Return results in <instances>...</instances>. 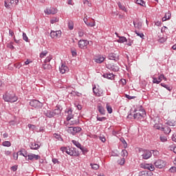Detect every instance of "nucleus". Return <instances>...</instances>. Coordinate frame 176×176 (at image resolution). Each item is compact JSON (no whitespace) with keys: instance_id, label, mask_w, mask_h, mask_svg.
<instances>
[{"instance_id":"41","label":"nucleus","mask_w":176,"mask_h":176,"mask_svg":"<svg viewBox=\"0 0 176 176\" xmlns=\"http://www.w3.org/2000/svg\"><path fill=\"white\" fill-rule=\"evenodd\" d=\"M125 162H126V160H124V158H121L118 161V164H120V166H123Z\"/></svg>"},{"instance_id":"15","label":"nucleus","mask_w":176,"mask_h":176,"mask_svg":"<svg viewBox=\"0 0 176 176\" xmlns=\"http://www.w3.org/2000/svg\"><path fill=\"white\" fill-rule=\"evenodd\" d=\"M67 155L69 156H76V148L67 147Z\"/></svg>"},{"instance_id":"55","label":"nucleus","mask_w":176,"mask_h":176,"mask_svg":"<svg viewBox=\"0 0 176 176\" xmlns=\"http://www.w3.org/2000/svg\"><path fill=\"white\" fill-rule=\"evenodd\" d=\"M99 140H100L102 142H105V141H107V139H105V136H104L103 135H100Z\"/></svg>"},{"instance_id":"20","label":"nucleus","mask_w":176,"mask_h":176,"mask_svg":"<svg viewBox=\"0 0 176 176\" xmlns=\"http://www.w3.org/2000/svg\"><path fill=\"white\" fill-rule=\"evenodd\" d=\"M133 25L135 28H137L138 30H141V28H142V22L140 21H133Z\"/></svg>"},{"instance_id":"5","label":"nucleus","mask_w":176,"mask_h":176,"mask_svg":"<svg viewBox=\"0 0 176 176\" xmlns=\"http://www.w3.org/2000/svg\"><path fill=\"white\" fill-rule=\"evenodd\" d=\"M142 157L144 160H148L152 157V151L150 150H143L142 151Z\"/></svg>"},{"instance_id":"47","label":"nucleus","mask_w":176,"mask_h":176,"mask_svg":"<svg viewBox=\"0 0 176 176\" xmlns=\"http://www.w3.org/2000/svg\"><path fill=\"white\" fill-rule=\"evenodd\" d=\"M127 155H129V153H127L126 150H122L121 152V156H122L123 157L127 156Z\"/></svg>"},{"instance_id":"33","label":"nucleus","mask_w":176,"mask_h":176,"mask_svg":"<svg viewBox=\"0 0 176 176\" xmlns=\"http://www.w3.org/2000/svg\"><path fill=\"white\" fill-rule=\"evenodd\" d=\"M52 59H53V56L52 55L48 56L44 60L45 64H46L47 63H50V61H52Z\"/></svg>"},{"instance_id":"44","label":"nucleus","mask_w":176,"mask_h":176,"mask_svg":"<svg viewBox=\"0 0 176 176\" xmlns=\"http://www.w3.org/2000/svg\"><path fill=\"white\" fill-rule=\"evenodd\" d=\"M91 166L94 170H98L100 168V166L97 164H91Z\"/></svg>"},{"instance_id":"51","label":"nucleus","mask_w":176,"mask_h":176,"mask_svg":"<svg viewBox=\"0 0 176 176\" xmlns=\"http://www.w3.org/2000/svg\"><path fill=\"white\" fill-rule=\"evenodd\" d=\"M60 151L63 152V153H67L68 147H61Z\"/></svg>"},{"instance_id":"13","label":"nucleus","mask_w":176,"mask_h":176,"mask_svg":"<svg viewBox=\"0 0 176 176\" xmlns=\"http://www.w3.org/2000/svg\"><path fill=\"white\" fill-rule=\"evenodd\" d=\"M59 71L60 74H65V72H68V71H69V69L67 65L62 63V65L59 67Z\"/></svg>"},{"instance_id":"4","label":"nucleus","mask_w":176,"mask_h":176,"mask_svg":"<svg viewBox=\"0 0 176 176\" xmlns=\"http://www.w3.org/2000/svg\"><path fill=\"white\" fill-rule=\"evenodd\" d=\"M30 105L33 108L39 109V108H42V107H43V103L39 102L38 100H32L30 101Z\"/></svg>"},{"instance_id":"38","label":"nucleus","mask_w":176,"mask_h":176,"mask_svg":"<svg viewBox=\"0 0 176 176\" xmlns=\"http://www.w3.org/2000/svg\"><path fill=\"white\" fill-rule=\"evenodd\" d=\"M136 3L140 6H145V1L143 0H136Z\"/></svg>"},{"instance_id":"25","label":"nucleus","mask_w":176,"mask_h":176,"mask_svg":"<svg viewBox=\"0 0 176 176\" xmlns=\"http://www.w3.org/2000/svg\"><path fill=\"white\" fill-rule=\"evenodd\" d=\"M171 18V13L168 12L165 14V16L162 18V21H167Z\"/></svg>"},{"instance_id":"46","label":"nucleus","mask_w":176,"mask_h":176,"mask_svg":"<svg viewBox=\"0 0 176 176\" xmlns=\"http://www.w3.org/2000/svg\"><path fill=\"white\" fill-rule=\"evenodd\" d=\"M151 152H152V154L153 155V156L157 157L160 155V153L157 150H152Z\"/></svg>"},{"instance_id":"54","label":"nucleus","mask_w":176,"mask_h":176,"mask_svg":"<svg viewBox=\"0 0 176 176\" xmlns=\"http://www.w3.org/2000/svg\"><path fill=\"white\" fill-rule=\"evenodd\" d=\"M160 140L162 141V142H166L167 141V137L160 136Z\"/></svg>"},{"instance_id":"34","label":"nucleus","mask_w":176,"mask_h":176,"mask_svg":"<svg viewBox=\"0 0 176 176\" xmlns=\"http://www.w3.org/2000/svg\"><path fill=\"white\" fill-rule=\"evenodd\" d=\"M3 146H7L8 148H9V146H12V143H10V142L9 141H5L2 143Z\"/></svg>"},{"instance_id":"37","label":"nucleus","mask_w":176,"mask_h":176,"mask_svg":"<svg viewBox=\"0 0 176 176\" xmlns=\"http://www.w3.org/2000/svg\"><path fill=\"white\" fill-rule=\"evenodd\" d=\"M106 108H107L108 113H112V107H111V105H109V104H108V103L107 104Z\"/></svg>"},{"instance_id":"57","label":"nucleus","mask_w":176,"mask_h":176,"mask_svg":"<svg viewBox=\"0 0 176 176\" xmlns=\"http://www.w3.org/2000/svg\"><path fill=\"white\" fill-rule=\"evenodd\" d=\"M55 138H56V140H58V141H61V140H63V138H61V136H60V135L55 133L54 135Z\"/></svg>"},{"instance_id":"39","label":"nucleus","mask_w":176,"mask_h":176,"mask_svg":"<svg viewBox=\"0 0 176 176\" xmlns=\"http://www.w3.org/2000/svg\"><path fill=\"white\" fill-rule=\"evenodd\" d=\"M46 56H47V50L43 51L40 54V58H43V57H46Z\"/></svg>"},{"instance_id":"27","label":"nucleus","mask_w":176,"mask_h":176,"mask_svg":"<svg viewBox=\"0 0 176 176\" xmlns=\"http://www.w3.org/2000/svg\"><path fill=\"white\" fill-rule=\"evenodd\" d=\"M103 78H105L106 79H112L114 76L113 74H104L102 75Z\"/></svg>"},{"instance_id":"21","label":"nucleus","mask_w":176,"mask_h":176,"mask_svg":"<svg viewBox=\"0 0 176 176\" xmlns=\"http://www.w3.org/2000/svg\"><path fill=\"white\" fill-rule=\"evenodd\" d=\"M62 108L60 107H56V109L53 111L54 116H58L61 113Z\"/></svg>"},{"instance_id":"36","label":"nucleus","mask_w":176,"mask_h":176,"mask_svg":"<svg viewBox=\"0 0 176 176\" xmlns=\"http://www.w3.org/2000/svg\"><path fill=\"white\" fill-rule=\"evenodd\" d=\"M43 69H52V65L49 64H43Z\"/></svg>"},{"instance_id":"30","label":"nucleus","mask_w":176,"mask_h":176,"mask_svg":"<svg viewBox=\"0 0 176 176\" xmlns=\"http://www.w3.org/2000/svg\"><path fill=\"white\" fill-rule=\"evenodd\" d=\"M161 86H162V87H164L165 89H166V90H168V91H171L173 90V87L168 86V85H166L164 83H161Z\"/></svg>"},{"instance_id":"61","label":"nucleus","mask_w":176,"mask_h":176,"mask_svg":"<svg viewBox=\"0 0 176 176\" xmlns=\"http://www.w3.org/2000/svg\"><path fill=\"white\" fill-rule=\"evenodd\" d=\"M4 6L6 9H10V5L6 1H4Z\"/></svg>"},{"instance_id":"19","label":"nucleus","mask_w":176,"mask_h":176,"mask_svg":"<svg viewBox=\"0 0 176 176\" xmlns=\"http://www.w3.org/2000/svg\"><path fill=\"white\" fill-rule=\"evenodd\" d=\"M95 63H96L97 64H102V63H104V60H105V57L100 55L98 56H97L96 58H95L94 59Z\"/></svg>"},{"instance_id":"32","label":"nucleus","mask_w":176,"mask_h":176,"mask_svg":"<svg viewBox=\"0 0 176 176\" xmlns=\"http://www.w3.org/2000/svg\"><path fill=\"white\" fill-rule=\"evenodd\" d=\"M166 124H167L168 126H175L176 122H175V120H168V121L166 122Z\"/></svg>"},{"instance_id":"52","label":"nucleus","mask_w":176,"mask_h":176,"mask_svg":"<svg viewBox=\"0 0 176 176\" xmlns=\"http://www.w3.org/2000/svg\"><path fill=\"white\" fill-rule=\"evenodd\" d=\"M154 127L157 129V130H160L162 131V129L163 126H160V124H155L154 125Z\"/></svg>"},{"instance_id":"14","label":"nucleus","mask_w":176,"mask_h":176,"mask_svg":"<svg viewBox=\"0 0 176 176\" xmlns=\"http://www.w3.org/2000/svg\"><path fill=\"white\" fill-rule=\"evenodd\" d=\"M66 113H67V118H66L67 122H69L71 119H74V114H72V109H69L67 111H66Z\"/></svg>"},{"instance_id":"11","label":"nucleus","mask_w":176,"mask_h":176,"mask_svg":"<svg viewBox=\"0 0 176 176\" xmlns=\"http://www.w3.org/2000/svg\"><path fill=\"white\" fill-rule=\"evenodd\" d=\"M43 113L45 115V116H46L47 118H54V113L52 111L50 110H46V108H43Z\"/></svg>"},{"instance_id":"12","label":"nucleus","mask_w":176,"mask_h":176,"mask_svg":"<svg viewBox=\"0 0 176 176\" xmlns=\"http://www.w3.org/2000/svg\"><path fill=\"white\" fill-rule=\"evenodd\" d=\"M107 68L111 71H113V72H118L119 71V66L116 65L108 64L107 65Z\"/></svg>"},{"instance_id":"8","label":"nucleus","mask_w":176,"mask_h":176,"mask_svg":"<svg viewBox=\"0 0 176 176\" xmlns=\"http://www.w3.org/2000/svg\"><path fill=\"white\" fill-rule=\"evenodd\" d=\"M89 41H88L87 40H80L78 41V47L80 49H87V45H89Z\"/></svg>"},{"instance_id":"31","label":"nucleus","mask_w":176,"mask_h":176,"mask_svg":"<svg viewBox=\"0 0 176 176\" xmlns=\"http://www.w3.org/2000/svg\"><path fill=\"white\" fill-rule=\"evenodd\" d=\"M80 149L82 151V155H86L89 152V150L85 146H81Z\"/></svg>"},{"instance_id":"10","label":"nucleus","mask_w":176,"mask_h":176,"mask_svg":"<svg viewBox=\"0 0 176 176\" xmlns=\"http://www.w3.org/2000/svg\"><path fill=\"white\" fill-rule=\"evenodd\" d=\"M155 166L156 168H163L166 167V162L162 160H157L155 163Z\"/></svg>"},{"instance_id":"53","label":"nucleus","mask_w":176,"mask_h":176,"mask_svg":"<svg viewBox=\"0 0 176 176\" xmlns=\"http://www.w3.org/2000/svg\"><path fill=\"white\" fill-rule=\"evenodd\" d=\"M153 83H155L156 85H159V83H160V81H159V78L153 77Z\"/></svg>"},{"instance_id":"40","label":"nucleus","mask_w":176,"mask_h":176,"mask_svg":"<svg viewBox=\"0 0 176 176\" xmlns=\"http://www.w3.org/2000/svg\"><path fill=\"white\" fill-rule=\"evenodd\" d=\"M68 27H69V30H74V22H72V21H69L68 22Z\"/></svg>"},{"instance_id":"9","label":"nucleus","mask_w":176,"mask_h":176,"mask_svg":"<svg viewBox=\"0 0 176 176\" xmlns=\"http://www.w3.org/2000/svg\"><path fill=\"white\" fill-rule=\"evenodd\" d=\"M140 167L144 170H149V171L155 170V166L152 165V164H142Z\"/></svg>"},{"instance_id":"59","label":"nucleus","mask_w":176,"mask_h":176,"mask_svg":"<svg viewBox=\"0 0 176 176\" xmlns=\"http://www.w3.org/2000/svg\"><path fill=\"white\" fill-rule=\"evenodd\" d=\"M28 127H29L30 130H35V125L34 124H28Z\"/></svg>"},{"instance_id":"60","label":"nucleus","mask_w":176,"mask_h":176,"mask_svg":"<svg viewBox=\"0 0 176 176\" xmlns=\"http://www.w3.org/2000/svg\"><path fill=\"white\" fill-rule=\"evenodd\" d=\"M163 78H164V74H161L158 77V80L160 83V82H162V80H163Z\"/></svg>"},{"instance_id":"3","label":"nucleus","mask_w":176,"mask_h":176,"mask_svg":"<svg viewBox=\"0 0 176 176\" xmlns=\"http://www.w3.org/2000/svg\"><path fill=\"white\" fill-rule=\"evenodd\" d=\"M82 128L79 126H69L67 129V133L72 134V135H76V133H80Z\"/></svg>"},{"instance_id":"24","label":"nucleus","mask_w":176,"mask_h":176,"mask_svg":"<svg viewBox=\"0 0 176 176\" xmlns=\"http://www.w3.org/2000/svg\"><path fill=\"white\" fill-rule=\"evenodd\" d=\"M84 21L88 27H95L96 26V22H94V19H92V21H91V22H87V21H86L85 19H84Z\"/></svg>"},{"instance_id":"23","label":"nucleus","mask_w":176,"mask_h":176,"mask_svg":"<svg viewBox=\"0 0 176 176\" xmlns=\"http://www.w3.org/2000/svg\"><path fill=\"white\" fill-rule=\"evenodd\" d=\"M98 112H100V113L101 115L105 114V109H104V107H102V105L101 104H99L98 105Z\"/></svg>"},{"instance_id":"63","label":"nucleus","mask_w":176,"mask_h":176,"mask_svg":"<svg viewBox=\"0 0 176 176\" xmlns=\"http://www.w3.org/2000/svg\"><path fill=\"white\" fill-rule=\"evenodd\" d=\"M82 2L84 5H87V6H90V4L89 3V0H82Z\"/></svg>"},{"instance_id":"6","label":"nucleus","mask_w":176,"mask_h":176,"mask_svg":"<svg viewBox=\"0 0 176 176\" xmlns=\"http://www.w3.org/2000/svg\"><path fill=\"white\" fill-rule=\"evenodd\" d=\"M93 93L96 97H102V96H104V91L100 88L96 87V86L93 87Z\"/></svg>"},{"instance_id":"2","label":"nucleus","mask_w":176,"mask_h":176,"mask_svg":"<svg viewBox=\"0 0 176 176\" xmlns=\"http://www.w3.org/2000/svg\"><path fill=\"white\" fill-rule=\"evenodd\" d=\"M146 116V112H145V110L144 109H141L139 110V112H137L133 115L134 119H136L137 120H141L142 119H144Z\"/></svg>"},{"instance_id":"22","label":"nucleus","mask_w":176,"mask_h":176,"mask_svg":"<svg viewBox=\"0 0 176 176\" xmlns=\"http://www.w3.org/2000/svg\"><path fill=\"white\" fill-rule=\"evenodd\" d=\"M161 131H164V134H170L171 133V129L168 126H164Z\"/></svg>"},{"instance_id":"62","label":"nucleus","mask_w":176,"mask_h":176,"mask_svg":"<svg viewBox=\"0 0 176 176\" xmlns=\"http://www.w3.org/2000/svg\"><path fill=\"white\" fill-rule=\"evenodd\" d=\"M52 162L54 163V164H57L60 163V162H58V160H57V158H52Z\"/></svg>"},{"instance_id":"45","label":"nucleus","mask_w":176,"mask_h":176,"mask_svg":"<svg viewBox=\"0 0 176 176\" xmlns=\"http://www.w3.org/2000/svg\"><path fill=\"white\" fill-rule=\"evenodd\" d=\"M10 5H12L14 6H16V5L19 4V0H11L10 1Z\"/></svg>"},{"instance_id":"28","label":"nucleus","mask_w":176,"mask_h":176,"mask_svg":"<svg viewBox=\"0 0 176 176\" xmlns=\"http://www.w3.org/2000/svg\"><path fill=\"white\" fill-rule=\"evenodd\" d=\"M118 42V43H124V42H127V38L124 36H120Z\"/></svg>"},{"instance_id":"56","label":"nucleus","mask_w":176,"mask_h":176,"mask_svg":"<svg viewBox=\"0 0 176 176\" xmlns=\"http://www.w3.org/2000/svg\"><path fill=\"white\" fill-rule=\"evenodd\" d=\"M23 39L25 41V42H28V36H27V34L23 33Z\"/></svg>"},{"instance_id":"26","label":"nucleus","mask_w":176,"mask_h":176,"mask_svg":"<svg viewBox=\"0 0 176 176\" xmlns=\"http://www.w3.org/2000/svg\"><path fill=\"white\" fill-rule=\"evenodd\" d=\"M39 144L35 143V142H32L30 144V148L31 149H34V150H36V149H39Z\"/></svg>"},{"instance_id":"50","label":"nucleus","mask_w":176,"mask_h":176,"mask_svg":"<svg viewBox=\"0 0 176 176\" xmlns=\"http://www.w3.org/2000/svg\"><path fill=\"white\" fill-rule=\"evenodd\" d=\"M96 119L99 122H104V120H107V118H105V117H98V116H97Z\"/></svg>"},{"instance_id":"43","label":"nucleus","mask_w":176,"mask_h":176,"mask_svg":"<svg viewBox=\"0 0 176 176\" xmlns=\"http://www.w3.org/2000/svg\"><path fill=\"white\" fill-rule=\"evenodd\" d=\"M19 155H21V156H23L24 157H28V154L27 153V151H25V153H23V151H20L18 152Z\"/></svg>"},{"instance_id":"48","label":"nucleus","mask_w":176,"mask_h":176,"mask_svg":"<svg viewBox=\"0 0 176 176\" xmlns=\"http://www.w3.org/2000/svg\"><path fill=\"white\" fill-rule=\"evenodd\" d=\"M118 8L121 9V10H123L124 12H126V7L122 5V3H118Z\"/></svg>"},{"instance_id":"18","label":"nucleus","mask_w":176,"mask_h":176,"mask_svg":"<svg viewBox=\"0 0 176 176\" xmlns=\"http://www.w3.org/2000/svg\"><path fill=\"white\" fill-rule=\"evenodd\" d=\"M44 12L46 14H56L57 13V9L54 8H51L50 9L47 8Z\"/></svg>"},{"instance_id":"17","label":"nucleus","mask_w":176,"mask_h":176,"mask_svg":"<svg viewBox=\"0 0 176 176\" xmlns=\"http://www.w3.org/2000/svg\"><path fill=\"white\" fill-rule=\"evenodd\" d=\"M109 60H113V61H118L119 60V55L114 54V53H110L108 56Z\"/></svg>"},{"instance_id":"42","label":"nucleus","mask_w":176,"mask_h":176,"mask_svg":"<svg viewBox=\"0 0 176 176\" xmlns=\"http://www.w3.org/2000/svg\"><path fill=\"white\" fill-rule=\"evenodd\" d=\"M135 33L136 34V35H138V36H140V38H142V39H144V36H145L144 35V33H140V32L135 30Z\"/></svg>"},{"instance_id":"35","label":"nucleus","mask_w":176,"mask_h":176,"mask_svg":"<svg viewBox=\"0 0 176 176\" xmlns=\"http://www.w3.org/2000/svg\"><path fill=\"white\" fill-rule=\"evenodd\" d=\"M14 43L10 42L7 44V47L11 49V50H14V46L13 45Z\"/></svg>"},{"instance_id":"49","label":"nucleus","mask_w":176,"mask_h":176,"mask_svg":"<svg viewBox=\"0 0 176 176\" xmlns=\"http://www.w3.org/2000/svg\"><path fill=\"white\" fill-rule=\"evenodd\" d=\"M58 22V18H52L51 20H50V23L51 24H54V23H57Z\"/></svg>"},{"instance_id":"16","label":"nucleus","mask_w":176,"mask_h":176,"mask_svg":"<svg viewBox=\"0 0 176 176\" xmlns=\"http://www.w3.org/2000/svg\"><path fill=\"white\" fill-rule=\"evenodd\" d=\"M34 160H39V159H41V156L32 153L28 155V160H34Z\"/></svg>"},{"instance_id":"29","label":"nucleus","mask_w":176,"mask_h":176,"mask_svg":"<svg viewBox=\"0 0 176 176\" xmlns=\"http://www.w3.org/2000/svg\"><path fill=\"white\" fill-rule=\"evenodd\" d=\"M72 142L74 145H75V146H76V148H78V149H80V147L82 146V144H80L79 143V142H78L76 140H72Z\"/></svg>"},{"instance_id":"64","label":"nucleus","mask_w":176,"mask_h":176,"mask_svg":"<svg viewBox=\"0 0 176 176\" xmlns=\"http://www.w3.org/2000/svg\"><path fill=\"white\" fill-rule=\"evenodd\" d=\"M140 174L142 176H148V172L146 171H142Z\"/></svg>"},{"instance_id":"1","label":"nucleus","mask_w":176,"mask_h":176,"mask_svg":"<svg viewBox=\"0 0 176 176\" xmlns=\"http://www.w3.org/2000/svg\"><path fill=\"white\" fill-rule=\"evenodd\" d=\"M3 98L6 102H16L18 100L17 96H16V94L13 92L6 93L5 95L3 96Z\"/></svg>"},{"instance_id":"7","label":"nucleus","mask_w":176,"mask_h":176,"mask_svg":"<svg viewBox=\"0 0 176 176\" xmlns=\"http://www.w3.org/2000/svg\"><path fill=\"white\" fill-rule=\"evenodd\" d=\"M61 30H56V31H54L52 30L50 32V36L51 38H52L53 39H57V38H61Z\"/></svg>"},{"instance_id":"58","label":"nucleus","mask_w":176,"mask_h":176,"mask_svg":"<svg viewBox=\"0 0 176 176\" xmlns=\"http://www.w3.org/2000/svg\"><path fill=\"white\" fill-rule=\"evenodd\" d=\"M169 172L170 173H176V167L175 166H172L170 169H169Z\"/></svg>"}]
</instances>
